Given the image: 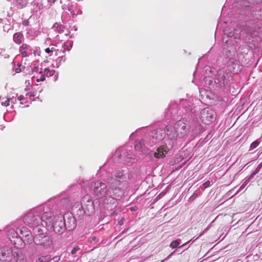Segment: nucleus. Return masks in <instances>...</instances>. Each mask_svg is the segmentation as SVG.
I'll return each mask as SVG.
<instances>
[{
	"label": "nucleus",
	"instance_id": "f257e3e1",
	"mask_svg": "<svg viewBox=\"0 0 262 262\" xmlns=\"http://www.w3.org/2000/svg\"><path fill=\"white\" fill-rule=\"evenodd\" d=\"M127 173L126 169H119L106 179L111 192L115 196L118 198L124 196L127 185Z\"/></svg>",
	"mask_w": 262,
	"mask_h": 262
},
{
	"label": "nucleus",
	"instance_id": "f03ea898",
	"mask_svg": "<svg viewBox=\"0 0 262 262\" xmlns=\"http://www.w3.org/2000/svg\"><path fill=\"white\" fill-rule=\"evenodd\" d=\"M91 189L94 195L99 199H102L103 203L106 207L113 208L116 207L117 201L120 200L122 196L116 197L111 192L110 187L107 183L100 181H95L91 183Z\"/></svg>",
	"mask_w": 262,
	"mask_h": 262
},
{
	"label": "nucleus",
	"instance_id": "7ed1b4c3",
	"mask_svg": "<svg viewBox=\"0 0 262 262\" xmlns=\"http://www.w3.org/2000/svg\"><path fill=\"white\" fill-rule=\"evenodd\" d=\"M53 210V206L51 208L50 204L45 210V214L43 216V219H45V220H43L45 225L49 231H53L56 234H61L65 231L63 216L60 214L54 216Z\"/></svg>",
	"mask_w": 262,
	"mask_h": 262
},
{
	"label": "nucleus",
	"instance_id": "20e7f679",
	"mask_svg": "<svg viewBox=\"0 0 262 262\" xmlns=\"http://www.w3.org/2000/svg\"><path fill=\"white\" fill-rule=\"evenodd\" d=\"M164 129L165 130V135L166 134L167 136V138L164 140V144L160 145L156 151H151V155L153 153L154 157L157 159L165 157L166 155L173 147L174 141L178 137L174 125L173 126L167 125Z\"/></svg>",
	"mask_w": 262,
	"mask_h": 262
},
{
	"label": "nucleus",
	"instance_id": "39448f33",
	"mask_svg": "<svg viewBox=\"0 0 262 262\" xmlns=\"http://www.w3.org/2000/svg\"><path fill=\"white\" fill-rule=\"evenodd\" d=\"M49 205L50 203H48L30 210L23 217L24 223L33 228H38L40 225L44 226L43 220H45V219H43V216L45 214V210L47 207H49Z\"/></svg>",
	"mask_w": 262,
	"mask_h": 262
},
{
	"label": "nucleus",
	"instance_id": "423d86ee",
	"mask_svg": "<svg viewBox=\"0 0 262 262\" xmlns=\"http://www.w3.org/2000/svg\"><path fill=\"white\" fill-rule=\"evenodd\" d=\"M248 34L249 29L247 27H242L241 26H237L236 28L230 31H226L225 34H227V37H224L223 40H225L226 46L227 47H230L229 50L230 55H234L236 51V44L241 40V38H245L244 34ZM247 37V36H246Z\"/></svg>",
	"mask_w": 262,
	"mask_h": 262
},
{
	"label": "nucleus",
	"instance_id": "0eeeda50",
	"mask_svg": "<svg viewBox=\"0 0 262 262\" xmlns=\"http://www.w3.org/2000/svg\"><path fill=\"white\" fill-rule=\"evenodd\" d=\"M37 232L33 238L36 245L40 246L43 249H50L52 246V239L46 233H43L41 228H37Z\"/></svg>",
	"mask_w": 262,
	"mask_h": 262
},
{
	"label": "nucleus",
	"instance_id": "6e6552de",
	"mask_svg": "<svg viewBox=\"0 0 262 262\" xmlns=\"http://www.w3.org/2000/svg\"><path fill=\"white\" fill-rule=\"evenodd\" d=\"M165 139V130L162 128H158L149 133L146 144L150 146H152L157 143L161 141L160 145H163L164 144Z\"/></svg>",
	"mask_w": 262,
	"mask_h": 262
},
{
	"label": "nucleus",
	"instance_id": "1a4fd4ad",
	"mask_svg": "<svg viewBox=\"0 0 262 262\" xmlns=\"http://www.w3.org/2000/svg\"><path fill=\"white\" fill-rule=\"evenodd\" d=\"M118 157L119 162L123 163L127 165H130L134 163L137 161L136 157L133 154L132 151H127L125 149H118L115 154L114 158Z\"/></svg>",
	"mask_w": 262,
	"mask_h": 262
},
{
	"label": "nucleus",
	"instance_id": "9d476101",
	"mask_svg": "<svg viewBox=\"0 0 262 262\" xmlns=\"http://www.w3.org/2000/svg\"><path fill=\"white\" fill-rule=\"evenodd\" d=\"M231 74L223 70H219L214 79V82L216 83V87L221 88L229 84L231 80Z\"/></svg>",
	"mask_w": 262,
	"mask_h": 262
},
{
	"label": "nucleus",
	"instance_id": "9b49d317",
	"mask_svg": "<svg viewBox=\"0 0 262 262\" xmlns=\"http://www.w3.org/2000/svg\"><path fill=\"white\" fill-rule=\"evenodd\" d=\"M18 255V253L16 251H13L11 248H0V260L2 262L17 261L16 258Z\"/></svg>",
	"mask_w": 262,
	"mask_h": 262
},
{
	"label": "nucleus",
	"instance_id": "f8f14e48",
	"mask_svg": "<svg viewBox=\"0 0 262 262\" xmlns=\"http://www.w3.org/2000/svg\"><path fill=\"white\" fill-rule=\"evenodd\" d=\"M200 118L202 123L209 124L215 120L216 114L213 109L207 107L201 111Z\"/></svg>",
	"mask_w": 262,
	"mask_h": 262
},
{
	"label": "nucleus",
	"instance_id": "ddd939ff",
	"mask_svg": "<svg viewBox=\"0 0 262 262\" xmlns=\"http://www.w3.org/2000/svg\"><path fill=\"white\" fill-rule=\"evenodd\" d=\"M81 206L86 214L90 215L94 212V202L90 195H85L82 198Z\"/></svg>",
	"mask_w": 262,
	"mask_h": 262
},
{
	"label": "nucleus",
	"instance_id": "4468645a",
	"mask_svg": "<svg viewBox=\"0 0 262 262\" xmlns=\"http://www.w3.org/2000/svg\"><path fill=\"white\" fill-rule=\"evenodd\" d=\"M174 125L179 138H182L188 135L189 128L185 120H179L174 124Z\"/></svg>",
	"mask_w": 262,
	"mask_h": 262
},
{
	"label": "nucleus",
	"instance_id": "2eb2a0df",
	"mask_svg": "<svg viewBox=\"0 0 262 262\" xmlns=\"http://www.w3.org/2000/svg\"><path fill=\"white\" fill-rule=\"evenodd\" d=\"M18 232L19 233V238L25 244H30L33 241L31 233L27 228L25 227H18Z\"/></svg>",
	"mask_w": 262,
	"mask_h": 262
},
{
	"label": "nucleus",
	"instance_id": "dca6fc26",
	"mask_svg": "<svg viewBox=\"0 0 262 262\" xmlns=\"http://www.w3.org/2000/svg\"><path fill=\"white\" fill-rule=\"evenodd\" d=\"M63 218V221L65 225V230L67 229L70 231L76 227V220L72 215L70 216H67V215L65 214Z\"/></svg>",
	"mask_w": 262,
	"mask_h": 262
},
{
	"label": "nucleus",
	"instance_id": "f3484780",
	"mask_svg": "<svg viewBox=\"0 0 262 262\" xmlns=\"http://www.w3.org/2000/svg\"><path fill=\"white\" fill-rule=\"evenodd\" d=\"M180 105L184 107L187 110L190 111L191 113L195 112L196 110L193 106L192 102L190 100L181 99L180 101Z\"/></svg>",
	"mask_w": 262,
	"mask_h": 262
},
{
	"label": "nucleus",
	"instance_id": "a211bd4d",
	"mask_svg": "<svg viewBox=\"0 0 262 262\" xmlns=\"http://www.w3.org/2000/svg\"><path fill=\"white\" fill-rule=\"evenodd\" d=\"M55 73V71L54 70H50L47 68H45L44 69V71H40L39 74H41V77L40 78H36V80L37 82L43 81L45 80V76H52Z\"/></svg>",
	"mask_w": 262,
	"mask_h": 262
},
{
	"label": "nucleus",
	"instance_id": "6ab92c4d",
	"mask_svg": "<svg viewBox=\"0 0 262 262\" xmlns=\"http://www.w3.org/2000/svg\"><path fill=\"white\" fill-rule=\"evenodd\" d=\"M8 235L10 236V240L11 241L12 243H13L14 245L16 244L15 240H13V238H17L19 239V233L18 232V228L15 230L14 229H11L9 231Z\"/></svg>",
	"mask_w": 262,
	"mask_h": 262
},
{
	"label": "nucleus",
	"instance_id": "aec40b11",
	"mask_svg": "<svg viewBox=\"0 0 262 262\" xmlns=\"http://www.w3.org/2000/svg\"><path fill=\"white\" fill-rule=\"evenodd\" d=\"M177 105L176 103H171L167 108L166 114L167 116H174L177 114L176 108Z\"/></svg>",
	"mask_w": 262,
	"mask_h": 262
},
{
	"label": "nucleus",
	"instance_id": "412c9836",
	"mask_svg": "<svg viewBox=\"0 0 262 262\" xmlns=\"http://www.w3.org/2000/svg\"><path fill=\"white\" fill-rule=\"evenodd\" d=\"M23 35L20 32H17L14 34L13 36V41L17 44H20L22 42Z\"/></svg>",
	"mask_w": 262,
	"mask_h": 262
},
{
	"label": "nucleus",
	"instance_id": "4be33fe9",
	"mask_svg": "<svg viewBox=\"0 0 262 262\" xmlns=\"http://www.w3.org/2000/svg\"><path fill=\"white\" fill-rule=\"evenodd\" d=\"M204 81L205 84L208 85L209 88L211 89L216 88V83H214V79H213L211 77H206Z\"/></svg>",
	"mask_w": 262,
	"mask_h": 262
},
{
	"label": "nucleus",
	"instance_id": "5701e85b",
	"mask_svg": "<svg viewBox=\"0 0 262 262\" xmlns=\"http://www.w3.org/2000/svg\"><path fill=\"white\" fill-rule=\"evenodd\" d=\"M29 4L28 0H16V6L19 9H23Z\"/></svg>",
	"mask_w": 262,
	"mask_h": 262
},
{
	"label": "nucleus",
	"instance_id": "b1692460",
	"mask_svg": "<svg viewBox=\"0 0 262 262\" xmlns=\"http://www.w3.org/2000/svg\"><path fill=\"white\" fill-rule=\"evenodd\" d=\"M53 28L54 29L55 31L59 33H63L65 29V27L58 23H55L53 26Z\"/></svg>",
	"mask_w": 262,
	"mask_h": 262
},
{
	"label": "nucleus",
	"instance_id": "393cba45",
	"mask_svg": "<svg viewBox=\"0 0 262 262\" xmlns=\"http://www.w3.org/2000/svg\"><path fill=\"white\" fill-rule=\"evenodd\" d=\"M70 200L68 198H63L62 199H61L60 200V205L59 207L60 208H67V206L70 204Z\"/></svg>",
	"mask_w": 262,
	"mask_h": 262
},
{
	"label": "nucleus",
	"instance_id": "a878e982",
	"mask_svg": "<svg viewBox=\"0 0 262 262\" xmlns=\"http://www.w3.org/2000/svg\"><path fill=\"white\" fill-rule=\"evenodd\" d=\"M63 49V53H64L66 50L70 51L72 47V43L70 41H66L62 45Z\"/></svg>",
	"mask_w": 262,
	"mask_h": 262
},
{
	"label": "nucleus",
	"instance_id": "bb28decb",
	"mask_svg": "<svg viewBox=\"0 0 262 262\" xmlns=\"http://www.w3.org/2000/svg\"><path fill=\"white\" fill-rule=\"evenodd\" d=\"M28 51L29 54H31V47L26 43H23L19 48V51Z\"/></svg>",
	"mask_w": 262,
	"mask_h": 262
},
{
	"label": "nucleus",
	"instance_id": "cd10ccee",
	"mask_svg": "<svg viewBox=\"0 0 262 262\" xmlns=\"http://www.w3.org/2000/svg\"><path fill=\"white\" fill-rule=\"evenodd\" d=\"M144 141H142L141 140L140 141H137L136 142V144L135 145V149L136 150H139L141 149H142L143 147V145H145V144L144 143Z\"/></svg>",
	"mask_w": 262,
	"mask_h": 262
},
{
	"label": "nucleus",
	"instance_id": "c85d7f7f",
	"mask_svg": "<svg viewBox=\"0 0 262 262\" xmlns=\"http://www.w3.org/2000/svg\"><path fill=\"white\" fill-rule=\"evenodd\" d=\"M36 262H51L50 257L48 255L40 256L36 260Z\"/></svg>",
	"mask_w": 262,
	"mask_h": 262
},
{
	"label": "nucleus",
	"instance_id": "c756f323",
	"mask_svg": "<svg viewBox=\"0 0 262 262\" xmlns=\"http://www.w3.org/2000/svg\"><path fill=\"white\" fill-rule=\"evenodd\" d=\"M181 239H177V240H175V241H172L170 245V247L172 248H179V247L180 246V245L181 244Z\"/></svg>",
	"mask_w": 262,
	"mask_h": 262
},
{
	"label": "nucleus",
	"instance_id": "7c9ffc66",
	"mask_svg": "<svg viewBox=\"0 0 262 262\" xmlns=\"http://www.w3.org/2000/svg\"><path fill=\"white\" fill-rule=\"evenodd\" d=\"M1 104L6 106L10 105V100L8 98L1 99Z\"/></svg>",
	"mask_w": 262,
	"mask_h": 262
},
{
	"label": "nucleus",
	"instance_id": "2f4dec72",
	"mask_svg": "<svg viewBox=\"0 0 262 262\" xmlns=\"http://www.w3.org/2000/svg\"><path fill=\"white\" fill-rule=\"evenodd\" d=\"M260 143L259 139H257L255 140V141L253 142L250 145V149H253L257 147Z\"/></svg>",
	"mask_w": 262,
	"mask_h": 262
},
{
	"label": "nucleus",
	"instance_id": "473e14b6",
	"mask_svg": "<svg viewBox=\"0 0 262 262\" xmlns=\"http://www.w3.org/2000/svg\"><path fill=\"white\" fill-rule=\"evenodd\" d=\"M253 178H251V175L249 176V177L244 182V183L241 185L239 189L237 191V192H236V193L240 190H241L242 189H243L247 184L249 182V181L252 179Z\"/></svg>",
	"mask_w": 262,
	"mask_h": 262
},
{
	"label": "nucleus",
	"instance_id": "72a5a7b5",
	"mask_svg": "<svg viewBox=\"0 0 262 262\" xmlns=\"http://www.w3.org/2000/svg\"><path fill=\"white\" fill-rule=\"evenodd\" d=\"M262 167V163L259 164L257 167H256V168L255 169V170L250 174L251 175V178H253L254 176L257 173H258L259 170H260L261 168Z\"/></svg>",
	"mask_w": 262,
	"mask_h": 262
},
{
	"label": "nucleus",
	"instance_id": "f704fd0d",
	"mask_svg": "<svg viewBox=\"0 0 262 262\" xmlns=\"http://www.w3.org/2000/svg\"><path fill=\"white\" fill-rule=\"evenodd\" d=\"M34 6H35L36 8L39 10H42L43 8V4L41 2H35Z\"/></svg>",
	"mask_w": 262,
	"mask_h": 262
},
{
	"label": "nucleus",
	"instance_id": "c9c22d12",
	"mask_svg": "<svg viewBox=\"0 0 262 262\" xmlns=\"http://www.w3.org/2000/svg\"><path fill=\"white\" fill-rule=\"evenodd\" d=\"M23 69H25L24 66H22L21 64L18 63L17 67L15 68L14 71L15 73H18L21 71Z\"/></svg>",
	"mask_w": 262,
	"mask_h": 262
},
{
	"label": "nucleus",
	"instance_id": "e433bc0d",
	"mask_svg": "<svg viewBox=\"0 0 262 262\" xmlns=\"http://www.w3.org/2000/svg\"><path fill=\"white\" fill-rule=\"evenodd\" d=\"M79 251H80V248L78 246H75L73 247L71 253L72 255H75Z\"/></svg>",
	"mask_w": 262,
	"mask_h": 262
},
{
	"label": "nucleus",
	"instance_id": "4c0bfd02",
	"mask_svg": "<svg viewBox=\"0 0 262 262\" xmlns=\"http://www.w3.org/2000/svg\"><path fill=\"white\" fill-rule=\"evenodd\" d=\"M9 100H10V103L12 104V106L13 104H15L17 102V98H16L15 97H9Z\"/></svg>",
	"mask_w": 262,
	"mask_h": 262
},
{
	"label": "nucleus",
	"instance_id": "58836bf2",
	"mask_svg": "<svg viewBox=\"0 0 262 262\" xmlns=\"http://www.w3.org/2000/svg\"><path fill=\"white\" fill-rule=\"evenodd\" d=\"M66 60V58L64 56H62L59 57L57 59V61H58L59 64H61L62 61L63 62H65Z\"/></svg>",
	"mask_w": 262,
	"mask_h": 262
},
{
	"label": "nucleus",
	"instance_id": "ea45409f",
	"mask_svg": "<svg viewBox=\"0 0 262 262\" xmlns=\"http://www.w3.org/2000/svg\"><path fill=\"white\" fill-rule=\"evenodd\" d=\"M198 196V194L194 192L193 194L189 198V200L193 201Z\"/></svg>",
	"mask_w": 262,
	"mask_h": 262
},
{
	"label": "nucleus",
	"instance_id": "a19ab883",
	"mask_svg": "<svg viewBox=\"0 0 262 262\" xmlns=\"http://www.w3.org/2000/svg\"><path fill=\"white\" fill-rule=\"evenodd\" d=\"M21 56L23 57H27L29 56V55H30V54H29V52L28 51H19Z\"/></svg>",
	"mask_w": 262,
	"mask_h": 262
},
{
	"label": "nucleus",
	"instance_id": "79ce46f5",
	"mask_svg": "<svg viewBox=\"0 0 262 262\" xmlns=\"http://www.w3.org/2000/svg\"><path fill=\"white\" fill-rule=\"evenodd\" d=\"M205 188H206L207 187H208L209 186H210V182L209 181H207L206 182H205L204 184H203Z\"/></svg>",
	"mask_w": 262,
	"mask_h": 262
},
{
	"label": "nucleus",
	"instance_id": "37998d69",
	"mask_svg": "<svg viewBox=\"0 0 262 262\" xmlns=\"http://www.w3.org/2000/svg\"><path fill=\"white\" fill-rule=\"evenodd\" d=\"M39 70V67H34L33 69L32 70V73L33 72H37Z\"/></svg>",
	"mask_w": 262,
	"mask_h": 262
},
{
	"label": "nucleus",
	"instance_id": "c03bdc74",
	"mask_svg": "<svg viewBox=\"0 0 262 262\" xmlns=\"http://www.w3.org/2000/svg\"><path fill=\"white\" fill-rule=\"evenodd\" d=\"M59 260V258H58L57 257H55L53 259H51V261L52 260H53V262H58Z\"/></svg>",
	"mask_w": 262,
	"mask_h": 262
},
{
	"label": "nucleus",
	"instance_id": "a18cd8bd",
	"mask_svg": "<svg viewBox=\"0 0 262 262\" xmlns=\"http://www.w3.org/2000/svg\"><path fill=\"white\" fill-rule=\"evenodd\" d=\"M24 98H25V97H24V96H23V95H20V96L18 97L17 100H19V101H22V100H24Z\"/></svg>",
	"mask_w": 262,
	"mask_h": 262
},
{
	"label": "nucleus",
	"instance_id": "49530a36",
	"mask_svg": "<svg viewBox=\"0 0 262 262\" xmlns=\"http://www.w3.org/2000/svg\"><path fill=\"white\" fill-rule=\"evenodd\" d=\"M64 193H65L63 192H62V193H61L60 194V196H56V197H55V198H53V199H52V200H54V199H57V198H61V196H63V195H64Z\"/></svg>",
	"mask_w": 262,
	"mask_h": 262
},
{
	"label": "nucleus",
	"instance_id": "de8ad7c7",
	"mask_svg": "<svg viewBox=\"0 0 262 262\" xmlns=\"http://www.w3.org/2000/svg\"><path fill=\"white\" fill-rule=\"evenodd\" d=\"M45 52L47 53H52L51 51V49H50L49 48H47V49H46L45 50Z\"/></svg>",
	"mask_w": 262,
	"mask_h": 262
},
{
	"label": "nucleus",
	"instance_id": "09e8293b",
	"mask_svg": "<svg viewBox=\"0 0 262 262\" xmlns=\"http://www.w3.org/2000/svg\"><path fill=\"white\" fill-rule=\"evenodd\" d=\"M188 243V242H187V243H184V244H182V245L180 246L179 247V248H181V247H184V248H186V246L187 245Z\"/></svg>",
	"mask_w": 262,
	"mask_h": 262
},
{
	"label": "nucleus",
	"instance_id": "8fccbe9b",
	"mask_svg": "<svg viewBox=\"0 0 262 262\" xmlns=\"http://www.w3.org/2000/svg\"><path fill=\"white\" fill-rule=\"evenodd\" d=\"M92 241L96 242L97 241V237L96 236H93L92 237V240H91V242Z\"/></svg>",
	"mask_w": 262,
	"mask_h": 262
},
{
	"label": "nucleus",
	"instance_id": "3c124183",
	"mask_svg": "<svg viewBox=\"0 0 262 262\" xmlns=\"http://www.w3.org/2000/svg\"><path fill=\"white\" fill-rule=\"evenodd\" d=\"M48 1L49 3H51V5L54 4L56 1V0H48Z\"/></svg>",
	"mask_w": 262,
	"mask_h": 262
},
{
	"label": "nucleus",
	"instance_id": "603ef678",
	"mask_svg": "<svg viewBox=\"0 0 262 262\" xmlns=\"http://www.w3.org/2000/svg\"><path fill=\"white\" fill-rule=\"evenodd\" d=\"M197 128H198V130L200 131L201 128H202V126L200 124H198L197 125Z\"/></svg>",
	"mask_w": 262,
	"mask_h": 262
},
{
	"label": "nucleus",
	"instance_id": "864d4df0",
	"mask_svg": "<svg viewBox=\"0 0 262 262\" xmlns=\"http://www.w3.org/2000/svg\"><path fill=\"white\" fill-rule=\"evenodd\" d=\"M68 10L70 12L71 11H73V8H72V6H68Z\"/></svg>",
	"mask_w": 262,
	"mask_h": 262
},
{
	"label": "nucleus",
	"instance_id": "5fc2aeb1",
	"mask_svg": "<svg viewBox=\"0 0 262 262\" xmlns=\"http://www.w3.org/2000/svg\"><path fill=\"white\" fill-rule=\"evenodd\" d=\"M26 96H29L30 97H31L32 96H34L35 95L31 94V93H28L26 94Z\"/></svg>",
	"mask_w": 262,
	"mask_h": 262
},
{
	"label": "nucleus",
	"instance_id": "6e6d98bb",
	"mask_svg": "<svg viewBox=\"0 0 262 262\" xmlns=\"http://www.w3.org/2000/svg\"><path fill=\"white\" fill-rule=\"evenodd\" d=\"M123 224V221H121H121H119L118 222V224H119V225H120V226H121Z\"/></svg>",
	"mask_w": 262,
	"mask_h": 262
},
{
	"label": "nucleus",
	"instance_id": "4d7b16f0",
	"mask_svg": "<svg viewBox=\"0 0 262 262\" xmlns=\"http://www.w3.org/2000/svg\"><path fill=\"white\" fill-rule=\"evenodd\" d=\"M56 50L55 48H54V47H52L51 48V51L52 52V53H53L54 51H55Z\"/></svg>",
	"mask_w": 262,
	"mask_h": 262
},
{
	"label": "nucleus",
	"instance_id": "13d9d810",
	"mask_svg": "<svg viewBox=\"0 0 262 262\" xmlns=\"http://www.w3.org/2000/svg\"><path fill=\"white\" fill-rule=\"evenodd\" d=\"M71 14L73 15V16H75V15H76V14H75V13L74 12V11H71Z\"/></svg>",
	"mask_w": 262,
	"mask_h": 262
},
{
	"label": "nucleus",
	"instance_id": "bf43d9fd",
	"mask_svg": "<svg viewBox=\"0 0 262 262\" xmlns=\"http://www.w3.org/2000/svg\"><path fill=\"white\" fill-rule=\"evenodd\" d=\"M134 133H133L130 135V138H132V137L134 136Z\"/></svg>",
	"mask_w": 262,
	"mask_h": 262
},
{
	"label": "nucleus",
	"instance_id": "052dcab7",
	"mask_svg": "<svg viewBox=\"0 0 262 262\" xmlns=\"http://www.w3.org/2000/svg\"><path fill=\"white\" fill-rule=\"evenodd\" d=\"M24 24L25 25H27V22H24Z\"/></svg>",
	"mask_w": 262,
	"mask_h": 262
},
{
	"label": "nucleus",
	"instance_id": "680f3d73",
	"mask_svg": "<svg viewBox=\"0 0 262 262\" xmlns=\"http://www.w3.org/2000/svg\"><path fill=\"white\" fill-rule=\"evenodd\" d=\"M193 239H191L188 242H190L191 241H192Z\"/></svg>",
	"mask_w": 262,
	"mask_h": 262
}]
</instances>
